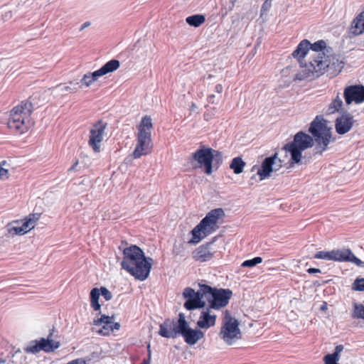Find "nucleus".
Segmentation results:
<instances>
[{
	"instance_id": "1",
	"label": "nucleus",
	"mask_w": 364,
	"mask_h": 364,
	"mask_svg": "<svg viewBox=\"0 0 364 364\" xmlns=\"http://www.w3.org/2000/svg\"><path fill=\"white\" fill-rule=\"evenodd\" d=\"M225 215L223 208H215L207 213L200 222L191 230L192 239L189 243L197 244L203 238L215 232L219 226L218 221Z\"/></svg>"
},
{
	"instance_id": "2",
	"label": "nucleus",
	"mask_w": 364,
	"mask_h": 364,
	"mask_svg": "<svg viewBox=\"0 0 364 364\" xmlns=\"http://www.w3.org/2000/svg\"><path fill=\"white\" fill-rule=\"evenodd\" d=\"M314 145V139L308 134L299 132L294 136L292 141L286 144L283 150L291 156L290 164H302V151L311 147Z\"/></svg>"
},
{
	"instance_id": "3",
	"label": "nucleus",
	"mask_w": 364,
	"mask_h": 364,
	"mask_svg": "<svg viewBox=\"0 0 364 364\" xmlns=\"http://www.w3.org/2000/svg\"><path fill=\"white\" fill-rule=\"evenodd\" d=\"M152 120L149 116H145L138 127L137 144L133 152L135 159H139L151 152L152 149L151 129Z\"/></svg>"
},
{
	"instance_id": "4",
	"label": "nucleus",
	"mask_w": 364,
	"mask_h": 364,
	"mask_svg": "<svg viewBox=\"0 0 364 364\" xmlns=\"http://www.w3.org/2000/svg\"><path fill=\"white\" fill-rule=\"evenodd\" d=\"M33 105L28 100L22 101L15 106L10 112L8 126L10 129H15L24 132L28 127V117L33 112Z\"/></svg>"
},
{
	"instance_id": "5",
	"label": "nucleus",
	"mask_w": 364,
	"mask_h": 364,
	"mask_svg": "<svg viewBox=\"0 0 364 364\" xmlns=\"http://www.w3.org/2000/svg\"><path fill=\"white\" fill-rule=\"evenodd\" d=\"M309 132L316 142V153L321 154L327 149L331 138V132L326 124V121L321 117H316L311 123Z\"/></svg>"
},
{
	"instance_id": "6",
	"label": "nucleus",
	"mask_w": 364,
	"mask_h": 364,
	"mask_svg": "<svg viewBox=\"0 0 364 364\" xmlns=\"http://www.w3.org/2000/svg\"><path fill=\"white\" fill-rule=\"evenodd\" d=\"M202 291L208 303V307L212 310H219L227 306L232 295L229 289H217L206 284L203 287Z\"/></svg>"
},
{
	"instance_id": "7",
	"label": "nucleus",
	"mask_w": 364,
	"mask_h": 364,
	"mask_svg": "<svg viewBox=\"0 0 364 364\" xmlns=\"http://www.w3.org/2000/svg\"><path fill=\"white\" fill-rule=\"evenodd\" d=\"M318 57L316 53L309 64L301 65L300 70L296 75V79L304 80L305 79H314L323 74L328 66L326 61Z\"/></svg>"
},
{
	"instance_id": "8",
	"label": "nucleus",
	"mask_w": 364,
	"mask_h": 364,
	"mask_svg": "<svg viewBox=\"0 0 364 364\" xmlns=\"http://www.w3.org/2000/svg\"><path fill=\"white\" fill-rule=\"evenodd\" d=\"M192 159L198 163L197 167L205 168V173L210 175L214 157H221V153L211 148H201L191 155Z\"/></svg>"
},
{
	"instance_id": "9",
	"label": "nucleus",
	"mask_w": 364,
	"mask_h": 364,
	"mask_svg": "<svg viewBox=\"0 0 364 364\" xmlns=\"http://www.w3.org/2000/svg\"><path fill=\"white\" fill-rule=\"evenodd\" d=\"M178 329L180 330L179 335H181L186 343L190 346L195 345L204 336V333L202 331L189 327L183 313L178 314Z\"/></svg>"
},
{
	"instance_id": "10",
	"label": "nucleus",
	"mask_w": 364,
	"mask_h": 364,
	"mask_svg": "<svg viewBox=\"0 0 364 364\" xmlns=\"http://www.w3.org/2000/svg\"><path fill=\"white\" fill-rule=\"evenodd\" d=\"M205 284H199V290L196 291L191 287H186L183 290V296L186 299V301L184 303V307L187 310H193L196 309L204 308L205 306V301L203 300L205 298L202 289Z\"/></svg>"
},
{
	"instance_id": "11",
	"label": "nucleus",
	"mask_w": 364,
	"mask_h": 364,
	"mask_svg": "<svg viewBox=\"0 0 364 364\" xmlns=\"http://www.w3.org/2000/svg\"><path fill=\"white\" fill-rule=\"evenodd\" d=\"M40 218V213L30 214L21 224L18 221H13L9 223L7 225V231L12 235H24L34 228Z\"/></svg>"
},
{
	"instance_id": "12",
	"label": "nucleus",
	"mask_w": 364,
	"mask_h": 364,
	"mask_svg": "<svg viewBox=\"0 0 364 364\" xmlns=\"http://www.w3.org/2000/svg\"><path fill=\"white\" fill-rule=\"evenodd\" d=\"M153 259L143 255L136 262L126 271L139 281L146 279L150 274Z\"/></svg>"
},
{
	"instance_id": "13",
	"label": "nucleus",
	"mask_w": 364,
	"mask_h": 364,
	"mask_svg": "<svg viewBox=\"0 0 364 364\" xmlns=\"http://www.w3.org/2000/svg\"><path fill=\"white\" fill-rule=\"evenodd\" d=\"M282 166V161L278 158L277 154L266 157L262 163L261 167L258 168L257 173L260 180L270 177L271 173L279 171Z\"/></svg>"
},
{
	"instance_id": "14",
	"label": "nucleus",
	"mask_w": 364,
	"mask_h": 364,
	"mask_svg": "<svg viewBox=\"0 0 364 364\" xmlns=\"http://www.w3.org/2000/svg\"><path fill=\"white\" fill-rule=\"evenodd\" d=\"M107 124L102 120L96 122L90 130L89 145L95 152H99Z\"/></svg>"
},
{
	"instance_id": "15",
	"label": "nucleus",
	"mask_w": 364,
	"mask_h": 364,
	"mask_svg": "<svg viewBox=\"0 0 364 364\" xmlns=\"http://www.w3.org/2000/svg\"><path fill=\"white\" fill-rule=\"evenodd\" d=\"M220 336L227 344H233L240 336L237 321L230 318L226 321L221 328Z\"/></svg>"
},
{
	"instance_id": "16",
	"label": "nucleus",
	"mask_w": 364,
	"mask_h": 364,
	"mask_svg": "<svg viewBox=\"0 0 364 364\" xmlns=\"http://www.w3.org/2000/svg\"><path fill=\"white\" fill-rule=\"evenodd\" d=\"M343 97L347 105L353 102L360 104L364 102V86L355 85L347 86L344 89Z\"/></svg>"
},
{
	"instance_id": "17",
	"label": "nucleus",
	"mask_w": 364,
	"mask_h": 364,
	"mask_svg": "<svg viewBox=\"0 0 364 364\" xmlns=\"http://www.w3.org/2000/svg\"><path fill=\"white\" fill-rule=\"evenodd\" d=\"M124 257L121 266L124 270L128 269L132 265L138 261L143 255L144 252L136 245H132L123 250Z\"/></svg>"
},
{
	"instance_id": "18",
	"label": "nucleus",
	"mask_w": 364,
	"mask_h": 364,
	"mask_svg": "<svg viewBox=\"0 0 364 364\" xmlns=\"http://www.w3.org/2000/svg\"><path fill=\"white\" fill-rule=\"evenodd\" d=\"M215 237L212 242L200 245L192 253L193 258L199 262H205L210 261L214 255L215 251L211 248L213 242L215 241Z\"/></svg>"
},
{
	"instance_id": "19",
	"label": "nucleus",
	"mask_w": 364,
	"mask_h": 364,
	"mask_svg": "<svg viewBox=\"0 0 364 364\" xmlns=\"http://www.w3.org/2000/svg\"><path fill=\"white\" fill-rule=\"evenodd\" d=\"M114 316L102 315L100 318L94 320L93 323L95 326H102V329L99 331V333L105 336L109 335L110 332L114 330L120 328L119 323L114 322Z\"/></svg>"
},
{
	"instance_id": "20",
	"label": "nucleus",
	"mask_w": 364,
	"mask_h": 364,
	"mask_svg": "<svg viewBox=\"0 0 364 364\" xmlns=\"http://www.w3.org/2000/svg\"><path fill=\"white\" fill-rule=\"evenodd\" d=\"M159 334L164 338H175L180 334L178 329V319L175 321L173 319H166L159 326Z\"/></svg>"
},
{
	"instance_id": "21",
	"label": "nucleus",
	"mask_w": 364,
	"mask_h": 364,
	"mask_svg": "<svg viewBox=\"0 0 364 364\" xmlns=\"http://www.w3.org/2000/svg\"><path fill=\"white\" fill-rule=\"evenodd\" d=\"M217 316L212 313V309L207 307L200 314L197 326L202 329H208L215 325Z\"/></svg>"
},
{
	"instance_id": "22",
	"label": "nucleus",
	"mask_w": 364,
	"mask_h": 364,
	"mask_svg": "<svg viewBox=\"0 0 364 364\" xmlns=\"http://www.w3.org/2000/svg\"><path fill=\"white\" fill-rule=\"evenodd\" d=\"M353 117L348 113H344L339 116L336 120V130L339 134H344L348 132L353 125Z\"/></svg>"
},
{
	"instance_id": "23",
	"label": "nucleus",
	"mask_w": 364,
	"mask_h": 364,
	"mask_svg": "<svg viewBox=\"0 0 364 364\" xmlns=\"http://www.w3.org/2000/svg\"><path fill=\"white\" fill-rule=\"evenodd\" d=\"M318 57H321L326 61L327 67L326 70L331 71V74L339 73L343 68V63L335 55H326L323 53H317Z\"/></svg>"
},
{
	"instance_id": "24",
	"label": "nucleus",
	"mask_w": 364,
	"mask_h": 364,
	"mask_svg": "<svg viewBox=\"0 0 364 364\" xmlns=\"http://www.w3.org/2000/svg\"><path fill=\"white\" fill-rule=\"evenodd\" d=\"M120 66V63L118 60L112 59L108 62H107L102 68L100 69L90 73L95 80L97 81L100 77H102L105 75H107L109 73H112L117 70Z\"/></svg>"
},
{
	"instance_id": "25",
	"label": "nucleus",
	"mask_w": 364,
	"mask_h": 364,
	"mask_svg": "<svg viewBox=\"0 0 364 364\" xmlns=\"http://www.w3.org/2000/svg\"><path fill=\"white\" fill-rule=\"evenodd\" d=\"M54 329L50 330L47 338H40L42 351L45 353H51L60 348V343L53 338Z\"/></svg>"
},
{
	"instance_id": "26",
	"label": "nucleus",
	"mask_w": 364,
	"mask_h": 364,
	"mask_svg": "<svg viewBox=\"0 0 364 364\" xmlns=\"http://www.w3.org/2000/svg\"><path fill=\"white\" fill-rule=\"evenodd\" d=\"M342 253L343 249L333 250L331 251H319L315 254L314 258L328 261L341 262Z\"/></svg>"
},
{
	"instance_id": "27",
	"label": "nucleus",
	"mask_w": 364,
	"mask_h": 364,
	"mask_svg": "<svg viewBox=\"0 0 364 364\" xmlns=\"http://www.w3.org/2000/svg\"><path fill=\"white\" fill-rule=\"evenodd\" d=\"M309 50L310 42L308 40H303L299 43L291 55L301 64V60L307 55Z\"/></svg>"
},
{
	"instance_id": "28",
	"label": "nucleus",
	"mask_w": 364,
	"mask_h": 364,
	"mask_svg": "<svg viewBox=\"0 0 364 364\" xmlns=\"http://www.w3.org/2000/svg\"><path fill=\"white\" fill-rule=\"evenodd\" d=\"M364 33V11L356 16L352 23V33L359 36Z\"/></svg>"
},
{
	"instance_id": "29",
	"label": "nucleus",
	"mask_w": 364,
	"mask_h": 364,
	"mask_svg": "<svg viewBox=\"0 0 364 364\" xmlns=\"http://www.w3.org/2000/svg\"><path fill=\"white\" fill-rule=\"evenodd\" d=\"M341 262H350L356 264L358 267H364V262L355 257L349 249H343Z\"/></svg>"
},
{
	"instance_id": "30",
	"label": "nucleus",
	"mask_w": 364,
	"mask_h": 364,
	"mask_svg": "<svg viewBox=\"0 0 364 364\" xmlns=\"http://www.w3.org/2000/svg\"><path fill=\"white\" fill-rule=\"evenodd\" d=\"M78 85L79 82L77 81H72L70 82L69 85H58L55 87V90L57 92L59 93H66V92H71L74 93L77 92L78 90Z\"/></svg>"
},
{
	"instance_id": "31",
	"label": "nucleus",
	"mask_w": 364,
	"mask_h": 364,
	"mask_svg": "<svg viewBox=\"0 0 364 364\" xmlns=\"http://www.w3.org/2000/svg\"><path fill=\"white\" fill-rule=\"evenodd\" d=\"M343 348H344L343 345L336 346L333 353L327 354L323 357V362L338 363V361L341 358V353L343 350Z\"/></svg>"
},
{
	"instance_id": "32",
	"label": "nucleus",
	"mask_w": 364,
	"mask_h": 364,
	"mask_svg": "<svg viewBox=\"0 0 364 364\" xmlns=\"http://www.w3.org/2000/svg\"><path fill=\"white\" fill-rule=\"evenodd\" d=\"M246 164L241 157L232 159L230 164V168L233 170L234 173L240 174L243 171Z\"/></svg>"
},
{
	"instance_id": "33",
	"label": "nucleus",
	"mask_w": 364,
	"mask_h": 364,
	"mask_svg": "<svg viewBox=\"0 0 364 364\" xmlns=\"http://www.w3.org/2000/svg\"><path fill=\"white\" fill-rule=\"evenodd\" d=\"M343 104V100L340 97L339 93H338L336 98L329 104L326 109V114H331L338 112Z\"/></svg>"
},
{
	"instance_id": "34",
	"label": "nucleus",
	"mask_w": 364,
	"mask_h": 364,
	"mask_svg": "<svg viewBox=\"0 0 364 364\" xmlns=\"http://www.w3.org/2000/svg\"><path fill=\"white\" fill-rule=\"evenodd\" d=\"M205 21V17L203 14H194L188 16L186 18V22L191 26L199 27Z\"/></svg>"
},
{
	"instance_id": "35",
	"label": "nucleus",
	"mask_w": 364,
	"mask_h": 364,
	"mask_svg": "<svg viewBox=\"0 0 364 364\" xmlns=\"http://www.w3.org/2000/svg\"><path fill=\"white\" fill-rule=\"evenodd\" d=\"M100 296V290L98 288H93L90 291V302L92 307L95 311L100 309V304H99V298Z\"/></svg>"
},
{
	"instance_id": "36",
	"label": "nucleus",
	"mask_w": 364,
	"mask_h": 364,
	"mask_svg": "<svg viewBox=\"0 0 364 364\" xmlns=\"http://www.w3.org/2000/svg\"><path fill=\"white\" fill-rule=\"evenodd\" d=\"M25 352L36 354L42 351L40 340L31 341L24 348Z\"/></svg>"
},
{
	"instance_id": "37",
	"label": "nucleus",
	"mask_w": 364,
	"mask_h": 364,
	"mask_svg": "<svg viewBox=\"0 0 364 364\" xmlns=\"http://www.w3.org/2000/svg\"><path fill=\"white\" fill-rule=\"evenodd\" d=\"M96 80L92 77V75L90 74V73H87L83 75L82 79L80 80L78 85L79 88H83V87H88L91 85H92L93 82H95Z\"/></svg>"
},
{
	"instance_id": "38",
	"label": "nucleus",
	"mask_w": 364,
	"mask_h": 364,
	"mask_svg": "<svg viewBox=\"0 0 364 364\" xmlns=\"http://www.w3.org/2000/svg\"><path fill=\"white\" fill-rule=\"evenodd\" d=\"M351 316L353 318L364 319V306L361 304L354 303Z\"/></svg>"
},
{
	"instance_id": "39",
	"label": "nucleus",
	"mask_w": 364,
	"mask_h": 364,
	"mask_svg": "<svg viewBox=\"0 0 364 364\" xmlns=\"http://www.w3.org/2000/svg\"><path fill=\"white\" fill-rule=\"evenodd\" d=\"M326 42L323 40L318 41L313 44L310 43V49L313 51L318 52L317 53H322L321 51L326 48Z\"/></svg>"
},
{
	"instance_id": "40",
	"label": "nucleus",
	"mask_w": 364,
	"mask_h": 364,
	"mask_svg": "<svg viewBox=\"0 0 364 364\" xmlns=\"http://www.w3.org/2000/svg\"><path fill=\"white\" fill-rule=\"evenodd\" d=\"M262 262V258L260 257H255L253 259H247L242 263L243 267H253Z\"/></svg>"
},
{
	"instance_id": "41",
	"label": "nucleus",
	"mask_w": 364,
	"mask_h": 364,
	"mask_svg": "<svg viewBox=\"0 0 364 364\" xmlns=\"http://www.w3.org/2000/svg\"><path fill=\"white\" fill-rule=\"evenodd\" d=\"M352 289L355 291H364V278H357L352 284Z\"/></svg>"
},
{
	"instance_id": "42",
	"label": "nucleus",
	"mask_w": 364,
	"mask_h": 364,
	"mask_svg": "<svg viewBox=\"0 0 364 364\" xmlns=\"http://www.w3.org/2000/svg\"><path fill=\"white\" fill-rule=\"evenodd\" d=\"M100 294L105 298L106 301H109L112 298V294L106 287H102L100 289Z\"/></svg>"
},
{
	"instance_id": "43",
	"label": "nucleus",
	"mask_w": 364,
	"mask_h": 364,
	"mask_svg": "<svg viewBox=\"0 0 364 364\" xmlns=\"http://www.w3.org/2000/svg\"><path fill=\"white\" fill-rule=\"evenodd\" d=\"M272 0H265V1L263 3L262 9H261V13L264 14L266 11H269L272 6Z\"/></svg>"
},
{
	"instance_id": "44",
	"label": "nucleus",
	"mask_w": 364,
	"mask_h": 364,
	"mask_svg": "<svg viewBox=\"0 0 364 364\" xmlns=\"http://www.w3.org/2000/svg\"><path fill=\"white\" fill-rule=\"evenodd\" d=\"M9 177V171L8 169L5 167L1 166L0 165V178L1 179H6Z\"/></svg>"
},
{
	"instance_id": "45",
	"label": "nucleus",
	"mask_w": 364,
	"mask_h": 364,
	"mask_svg": "<svg viewBox=\"0 0 364 364\" xmlns=\"http://www.w3.org/2000/svg\"><path fill=\"white\" fill-rule=\"evenodd\" d=\"M208 102L211 104H215L218 102V98L216 96L213 94H211L208 95Z\"/></svg>"
},
{
	"instance_id": "46",
	"label": "nucleus",
	"mask_w": 364,
	"mask_h": 364,
	"mask_svg": "<svg viewBox=\"0 0 364 364\" xmlns=\"http://www.w3.org/2000/svg\"><path fill=\"white\" fill-rule=\"evenodd\" d=\"M223 90V85H220V84H217V85L215 86V92H217V93H218V94L222 93Z\"/></svg>"
},
{
	"instance_id": "47",
	"label": "nucleus",
	"mask_w": 364,
	"mask_h": 364,
	"mask_svg": "<svg viewBox=\"0 0 364 364\" xmlns=\"http://www.w3.org/2000/svg\"><path fill=\"white\" fill-rule=\"evenodd\" d=\"M309 274L320 273L321 269L317 268H309L307 269Z\"/></svg>"
},
{
	"instance_id": "48",
	"label": "nucleus",
	"mask_w": 364,
	"mask_h": 364,
	"mask_svg": "<svg viewBox=\"0 0 364 364\" xmlns=\"http://www.w3.org/2000/svg\"><path fill=\"white\" fill-rule=\"evenodd\" d=\"M77 165H78V160L76 159L75 161V162L73 163V164L71 166V167L68 169V171H73L75 170V168L77 167Z\"/></svg>"
},
{
	"instance_id": "49",
	"label": "nucleus",
	"mask_w": 364,
	"mask_h": 364,
	"mask_svg": "<svg viewBox=\"0 0 364 364\" xmlns=\"http://www.w3.org/2000/svg\"><path fill=\"white\" fill-rule=\"evenodd\" d=\"M90 26V22H89V21H86V22H85V23L81 26V27H80V31H82V30H84L85 28H87V27H88V26Z\"/></svg>"
},
{
	"instance_id": "50",
	"label": "nucleus",
	"mask_w": 364,
	"mask_h": 364,
	"mask_svg": "<svg viewBox=\"0 0 364 364\" xmlns=\"http://www.w3.org/2000/svg\"><path fill=\"white\" fill-rule=\"evenodd\" d=\"M237 0H230V2L231 4V7H230V9H232V7L235 6V3L237 2Z\"/></svg>"
},
{
	"instance_id": "51",
	"label": "nucleus",
	"mask_w": 364,
	"mask_h": 364,
	"mask_svg": "<svg viewBox=\"0 0 364 364\" xmlns=\"http://www.w3.org/2000/svg\"><path fill=\"white\" fill-rule=\"evenodd\" d=\"M0 165H1V166L4 167L5 166L7 165V162L6 161H3L0 163Z\"/></svg>"
},
{
	"instance_id": "52",
	"label": "nucleus",
	"mask_w": 364,
	"mask_h": 364,
	"mask_svg": "<svg viewBox=\"0 0 364 364\" xmlns=\"http://www.w3.org/2000/svg\"><path fill=\"white\" fill-rule=\"evenodd\" d=\"M149 359L150 358H149L148 360H144L143 364H149Z\"/></svg>"
},
{
	"instance_id": "53",
	"label": "nucleus",
	"mask_w": 364,
	"mask_h": 364,
	"mask_svg": "<svg viewBox=\"0 0 364 364\" xmlns=\"http://www.w3.org/2000/svg\"><path fill=\"white\" fill-rule=\"evenodd\" d=\"M326 307V304L325 303L323 305H322L321 309H325Z\"/></svg>"
},
{
	"instance_id": "54",
	"label": "nucleus",
	"mask_w": 364,
	"mask_h": 364,
	"mask_svg": "<svg viewBox=\"0 0 364 364\" xmlns=\"http://www.w3.org/2000/svg\"><path fill=\"white\" fill-rule=\"evenodd\" d=\"M325 364H339V363H329V362H327V363H324Z\"/></svg>"
},
{
	"instance_id": "55",
	"label": "nucleus",
	"mask_w": 364,
	"mask_h": 364,
	"mask_svg": "<svg viewBox=\"0 0 364 364\" xmlns=\"http://www.w3.org/2000/svg\"><path fill=\"white\" fill-rule=\"evenodd\" d=\"M191 107H192V109H193V108H195V107H196V105H195L194 103H193V104H192V105H191Z\"/></svg>"
},
{
	"instance_id": "56",
	"label": "nucleus",
	"mask_w": 364,
	"mask_h": 364,
	"mask_svg": "<svg viewBox=\"0 0 364 364\" xmlns=\"http://www.w3.org/2000/svg\"><path fill=\"white\" fill-rule=\"evenodd\" d=\"M4 363V360L2 359H0V363Z\"/></svg>"
}]
</instances>
